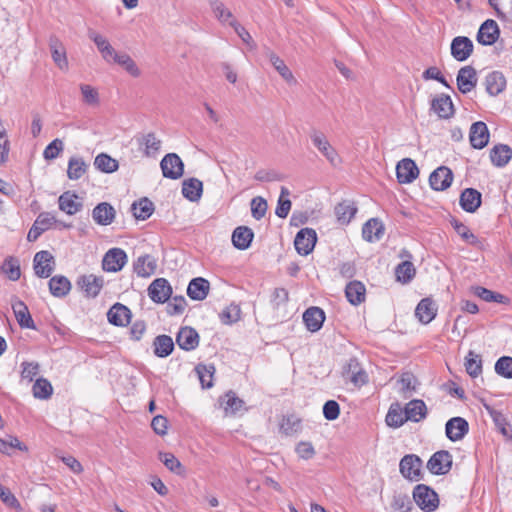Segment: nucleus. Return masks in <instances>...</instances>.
Listing matches in <instances>:
<instances>
[{
	"label": "nucleus",
	"mask_w": 512,
	"mask_h": 512,
	"mask_svg": "<svg viewBox=\"0 0 512 512\" xmlns=\"http://www.w3.org/2000/svg\"><path fill=\"white\" fill-rule=\"evenodd\" d=\"M310 139L313 145L319 150V152L327 159V161L333 165L337 166L340 164V157L337 151L332 147L330 142L328 141L325 134L317 129H312L310 131Z\"/></svg>",
	"instance_id": "obj_1"
},
{
	"label": "nucleus",
	"mask_w": 512,
	"mask_h": 512,
	"mask_svg": "<svg viewBox=\"0 0 512 512\" xmlns=\"http://www.w3.org/2000/svg\"><path fill=\"white\" fill-rule=\"evenodd\" d=\"M413 499L419 508L426 512L434 511L439 505L437 493L425 484H419L415 487Z\"/></svg>",
	"instance_id": "obj_2"
},
{
	"label": "nucleus",
	"mask_w": 512,
	"mask_h": 512,
	"mask_svg": "<svg viewBox=\"0 0 512 512\" xmlns=\"http://www.w3.org/2000/svg\"><path fill=\"white\" fill-rule=\"evenodd\" d=\"M453 464V457L449 451L440 450L435 452L427 462V469L433 475L447 474Z\"/></svg>",
	"instance_id": "obj_3"
},
{
	"label": "nucleus",
	"mask_w": 512,
	"mask_h": 512,
	"mask_svg": "<svg viewBox=\"0 0 512 512\" xmlns=\"http://www.w3.org/2000/svg\"><path fill=\"white\" fill-rule=\"evenodd\" d=\"M33 269L39 278L50 277L55 269L53 255L47 250L37 252L33 258Z\"/></svg>",
	"instance_id": "obj_4"
},
{
	"label": "nucleus",
	"mask_w": 512,
	"mask_h": 512,
	"mask_svg": "<svg viewBox=\"0 0 512 512\" xmlns=\"http://www.w3.org/2000/svg\"><path fill=\"white\" fill-rule=\"evenodd\" d=\"M163 176L169 179H178L184 173V164L176 153L166 154L160 162Z\"/></svg>",
	"instance_id": "obj_5"
},
{
	"label": "nucleus",
	"mask_w": 512,
	"mask_h": 512,
	"mask_svg": "<svg viewBox=\"0 0 512 512\" xmlns=\"http://www.w3.org/2000/svg\"><path fill=\"white\" fill-rule=\"evenodd\" d=\"M317 241V234L311 228L301 229L294 239V246L296 251L303 256L310 254Z\"/></svg>",
	"instance_id": "obj_6"
},
{
	"label": "nucleus",
	"mask_w": 512,
	"mask_h": 512,
	"mask_svg": "<svg viewBox=\"0 0 512 512\" xmlns=\"http://www.w3.org/2000/svg\"><path fill=\"white\" fill-rule=\"evenodd\" d=\"M127 263V254L121 248L109 249L102 260V268L107 272H118Z\"/></svg>",
	"instance_id": "obj_7"
},
{
	"label": "nucleus",
	"mask_w": 512,
	"mask_h": 512,
	"mask_svg": "<svg viewBox=\"0 0 512 512\" xmlns=\"http://www.w3.org/2000/svg\"><path fill=\"white\" fill-rule=\"evenodd\" d=\"M456 82L457 88L462 94L471 92L478 82L476 69L471 65L460 68L457 73Z\"/></svg>",
	"instance_id": "obj_8"
},
{
	"label": "nucleus",
	"mask_w": 512,
	"mask_h": 512,
	"mask_svg": "<svg viewBox=\"0 0 512 512\" xmlns=\"http://www.w3.org/2000/svg\"><path fill=\"white\" fill-rule=\"evenodd\" d=\"M451 55L459 62L466 61L473 53L474 45L470 38L457 36L451 42Z\"/></svg>",
	"instance_id": "obj_9"
},
{
	"label": "nucleus",
	"mask_w": 512,
	"mask_h": 512,
	"mask_svg": "<svg viewBox=\"0 0 512 512\" xmlns=\"http://www.w3.org/2000/svg\"><path fill=\"white\" fill-rule=\"evenodd\" d=\"M500 36V29L496 21L488 19L484 21L477 33V41L485 46L493 45Z\"/></svg>",
	"instance_id": "obj_10"
},
{
	"label": "nucleus",
	"mask_w": 512,
	"mask_h": 512,
	"mask_svg": "<svg viewBox=\"0 0 512 512\" xmlns=\"http://www.w3.org/2000/svg\"><path fill=\"white\" fill-rule=\"evenodd\" d=\"M88 37L96 45L103 60L108 64H112V60L118 52L112 47L108 39L92 29L88 30Z\"/></svg>",
	"instance_id": "obj_11"
},
{
	"label": "nucleus",
	"mask_w": 512,
	"mask_h": 512,
	"mask_svg": "<svg viewBox=\"0 0 512 512\" xmlns=\"http://www.w3.org/2000/svg\"><path fill=\"white\" fill-rule=\"evenodd\" d=\"M172 294V288L165 278L155 279L148 287V295L156 303L166 302Z\"/></svg>",
	"instance_id": "obj_12"
},
{
	"label": "nucleus",
	"mask_w": 512,
	"mask_h": 512,
	"mask_svg": "<svg viewBox=\"0 0 512 512\" xmlns=\"http://www.w3.org/2000/svg\"><path fill=\"white\" fill-rule=\"evenodd\" d=\"M453 181V173L446 166H440L434 170L430 177L429 183L433 190L444 191L449 188Z\"/></svg>",
	"instance_id": "obj_13"
},
{
	"label": "nucleus",
	"mask_w": 512,
	"mask_h": 512,
	"mask_svg": "<svg viewBox=\"0 0 512 512\" xmlns=\"http://www.w3.org/2000/svg\"><path fill=\"white\" fill-rule=\"evenodd\" d=\"M49 49L54 63L60 70H68V59L66 49L62 41L56 36L51 35L48 40Z\"/></svg>",
	"instance_id": "obj_14"
},
{
	"label": "nucleus",
	"mask_w": 512,
	"mask_h": 512,
	"mask_svg": "<svg viewBox=\"0 0 512 512\" xmlns=\"http://www.w3.org/2000/svg\"><path fill=\"white\" fill-rule=\"evenodd\" d=\"M396 175L399 183L407 184L418 177L419 170L412 159L404 158L396 166Z\"/></svg>",
	"instance_id": "obj_15"
},
{
	"label": "nucleus",
	"mask_w": 512,
	"mask_h": 512,
	"mask_svg": "<svg viewBox=\"0 0 512 512\" xmlns=\"http://www.w3.org/2000/svg\"><path fill=\"white\" fill-rule=\"evenodd\" d=\"M399 467L403 477L412 480L413 477L420 476L423 462L417 455L410 454L401 459Z\"/></svg>",
	"instance_id": "obj_16"
},
{
	"label": "nucleus",
	"mask_w": 512,
	"mask_h": 512,
	"mask_svg": "<svg viewBox=\"0 0 512 512\" xmlns=\"http://www.w3.org/2000/svg\"><path fill=\"white\" fill-rule=\"evenodd\" d=\"M55 222V218L51 213L43 212L38 215L36 220L34 221L32 227L30 228L27 240L29 242L36 241L43 232L48 230L51 225Z\"/></svg>",
	"instance_id": "obj_17"
},
{
	"label": "nucleus",
	"mask_w": 512,
	"mask_h": 512,
	"mask_svg": "<svg viewBox=\"0 0 512 512\" xmlns=\"http://www.w3.org/2000/svg\"><path fill=\"white\" fill-rule=\"evenodd\" d=\"M469 138L473 148H484L489 142V130L487 125L482 121L473 123L470 128Z\"/></svg>",
	"instance_id": "obj_18"
},
{
	"label": "nucleus",
	"mask_w": 512,
	"mask_h": 512,
	"mask_svg": "<svg viewBox=\"0 0 512 512\" xmlns=\"http://www.w3.org/2000/svg\"><path fill=\"white\" fill-rule=\"evenodd\" d=\"M446 436L451 441L461 440L469 430L468 422L462 417H453L446 423Z\"/></svg>",
	"instance_id": "obj_19"
},
{
	"label": "nucleus",
	"mask_w": 512,
	"mask_h": 512,
	"mask_svg": "<svg viewBox=\"0 0 512 512\" xmlns=\"http://www.w3.org/2000/svg\"><path fill=\"white\" fill-rule=\"evenodd\" d=\"M431 110H433L439 118L449 119L454 114V105L449 95L440 94L431 102Z\"/></svg>",
	"instance_id": "obj_20"
},
{
	"label": "nucleus",
	"mask_w": 512,
	"mask_h": 512,
	"mask_svg": "<svg viewBox=\"0 0 512 512\" xmlns=\"http://www.w3.org/2000/svg\"><path fill=\"white\" fill-rule=\"evenodd\" d=\"M12 309H13L15 318L21 328H26V329H35L36 328L35 323H34L32 317H31V314L28 310V307L23 301H21L17 298L13 299Z\"/></svg>",
	"instance_id": "obj_21"
},
{
	"label": "nucleus",
	"mask_w": 512,
	"mask_h": 512,
	"mask_svg": "<svg viewBox=\"0 0 512 512\" xmlns=\"http://www.w3.org/2000/svg\"><path fill=\"white\" fill-rule=\"evenodd\" d=\"M78 284L87 297H96L104 285V279L94 274L84 275L80 277Z\"/></svg>",
	"instance_id": "obj_22"
},
{
	"label": "nucleus",
	"mask_w": 512,
	"mask_h": 512,
	"mask_svg": "<svg viewBox=\"0 0 512 512\" xmlns=\"http://www.w3.org/2000/svg\"><path fill=\"white\" fill-rule=\"evenodd\" d=\"M116 211L108 202L99 203L92 211V218L102 226L110 225L115 219Z\"/></svg>",
	"instance_id": "obj_23"
},
{
	"label": "nucleus",
	"mask_w": 512,
	"mask_h": 512,
	"mask_svg": "<svg viewBox=\"0 0 512 512\" xmlns=\"http://www.w3.org/2000/svg\"><path fill=\"white\" fill-rule=\"evenodd\" d=\"M176 343L183 350H194L199 344V335L195 329L183 327L176 336Z\"/></svg>",
	"instance_id": "obj_24"
},
{
	"label": "nucleus",
	"mask_w": 512,
	"mask_h": 512,
	"mask_svg": "<svg viewBox=\"0 0 512 512\" xmlns=\"http://www.w3.org/2000/svg\"><path fill=\"white\" fill-rule=\"evenodd\" d=\"M437 314V305L431 298L422 299L416 309L415 316L423 324L430 323Z\"/></svg>",
	"instance_id": "obj_25"
},
{
	"label": "nucleus",
	"mask_w": 512,
	"mask_h": 512,
	"mask_svg": "<svg viewBox=\"0 0 512 512\" xmlns=\"http://www.w3.org/2000/svg\"><path fill=\"white\" fill-rule=\"evenodd\" d=\"M324 320V311L316 306L308 308L303 314V321L306 325V328L311 332H317L320 330Z\"/></svg>",
	"instance_id": "obj_26"
},
{
	"label": "nucleus",
	"mask_w": 512,
	"mask_h": 512,
	"mask_svg": "<svg viewBox=\"0 0 512 512\" xmlns=\"http://www.w3.org/2000/svg\"><path fill=\"white\" fill-rule=\"evenodd\" d=\"M484 85L486 92L490 96H497L504 91L506 87V78L503 73L499 71H492L486 75Z\"/></svg>",
	"instance_id": "obj_27"
},
{
	"label": "nucleus",
	"mask_w": 512,
	"mask_h": 512,
	"mask_svg": "<svg viewBox=\"0 0 512 512\" xmlns=\"http://www.w3.org/2000/svg\"><path fill=\"white\" fill-rule=\"evenodd\" d=\"M59 209L68 215H74L79 212L83 204L78 201V196L71 191H66L59 196Z\"/></svg>",
	"instance_id": "obj_28"
},
{
	"label": "nucleus",
	"mask_w": 512,
	"mask_h": 512,
	"mask_svg": "<svg viewBox=\"0 0 512 512\" xmlns=\"http://www.w3.org/2000/svg\"><path fill=\"white\" fill-rule=\"evenodd\" d=\"M140 147H143V154L146 157H155L161 148V140L153 132L141 135L137 138Z\"/></svg>",
	"instance_id": "obj_29"
},
{
	"label": "nucleus",
	"mask_w": 512,
	"mask_h": 512,
	"mask_svg": "<svg viewBox=\"0 0 512 512\" xmlns=\"http://www.w3.org/2000/svg\"><path fill=\"white\" fill-rule=\"evenodd\" d=\"M481 205V193L473 188L465 189L460 195V206L469 213L475 212Z\"/></svg>",
	"instance_id": "obj_30"
},
{
	"label": "nucleus",
	"mask_w": 512,
	"mask_h": 512,
	"mask_svg": "<svg viewBox=\"0 0 512 512\" xmlns=\"http://www.w3.org/2000/svg\"><path fill=\"white\" fill-rule=\"evenodd\" d=\"M512 158V148L506 144L495 145L490 151V160L496 167H505Z\"/></svg>",
	"instance_id": "obj_31"
},
{
	"label": "nucleus",
	"mask_w": 512,
	"mask_h": 512,
	"mask_svg": "<svg viewBox=\"0 0 512 512\" xmlns=\"http://www.w3.org/2000/svg\"><path fill=\"white\" fill-rule=\"evenodd\" d=\"M108 320L115 326H125L131 318L130 310L120 303L114 304L107 313Z\"/></svg>",
	"instance_id": "obj_32"
},
{
	"label": "nucleus",
	"mask_w": 512,
	"mask_h": 512,
	"mask_svg": "<svg viewBox=\"0 0 512 512\" xmlns=\"http://www.w3.org/2000/svg\"><path fill=\"white\" fill-rule=\"evenodd\" d=\"M156 268V260L148 254L139 256L133 264L134 272L139 277H150L155 273Z\"/></svg>",
	"instance_id": "obj_33"
},
{
	"label": "nucleus",
	"mask_w": 512,
	"mask_h": 512,
	"mask_svg": "<svg viewBox=\"0 0 512 512\" xmlns=\"http://www.w3.org/2000/svg\"><path fill=\"white\" fill-rule=\"evenodd\" d=\"M209 288L210 284L206 279L201 277L194 278L187 287V295L192 300H203L207 297Z\"/></svg>",
	"instance_id": "obj_34"
},
{
	"label": "nucleus",
	"mask_w": 512,
	"mask_h": 512,
	"mask_svg": "<svg viewBox=\"0 0 512 512\" xmlns=\"http://www.w3.org/2000/svg\"><path fill=\"white\" fill-rule=\"evenodd\" d=\"M384 234V226L377 218L369 219L362 228L363 238L368 242H374L381 239Z\"/></svg>",
	"instance_id": "obj_35"
},
{
	"label": "nucleus",
	"mask_w": 512,
	"mask_h": 512,
	"mask_svg": "<svg viewBox=\"0 0 512 512\" xmlns=\"http://www.w3.org/2000/svg\"><path fill=\"white\" fill-rule=\"evenodd\" d=\"M254 238V233L251 228L247 226L237 227L232 234V243L239 250L249 248Z\"/></svg>",
	"instance_id": "obj_36"
},
{
	"label": "nucleus",
	"mask_w": 512,
	"mask_h": 512,
	"mask_svg": "<svg viewBox=\"0 0 512 512\" xmlns=\"http://www.w3.org/2000/svg\"><path fill=\"white\" fill-rule=\"evenodd\" d=\"M266 56L268 57L270 63L273 65L275 70L281 75V77L288 83V84H296L297 81L291 72V70L287 67L285 62L277 56L273 51L267 50Z\"/></svg>",
	"instance_id": "obj_37"
},
{
	"label": "nucleus",
	"mask_w": 512,
	"mask_h": 512,
	"mask_svg": "<svg viewBox=\"0 0 512 512\" xmlns=\"http://www.w3.org/2000/svg\"><path fill=\"white\" fill-rule=\"evenodd\" d=\"M202 191L203 183L197 178H189L182 183L183 196L192 202H196L201 198Z\"/></svg>",
	"instance_id": "obj_38"
},
{
	"label": "nucleus",
	"mask_w": 512,
	"mask_h": 512,
	"mask_svg": "<svg viewBox=\"0 0 512 512\" xmlns=\"http://www.w3.org/2000/svg\"><path fill=\"white\" fill-rule=\"evenodd\" d=\"M404 413L407 420L419 422L426 417L427 407L424 401L415 399L406 404Z\"/></svg>",
	"instance_id": "obj_39"
},
{
	"label": "nucleus",
	"mask_w": 512,
	"mask_h": 512,
	"mask_svg": "<svg viewBox=\"0 0 512 512\" xmlns=\"http://www.w3.org/2000/svg\"><path fill=\"white\" fill-rule=\"evenodd\" d=\"M220 404L226 415H235L244 409V401L237 397L233 391H228L221 397Z\"/></svg>",
	"instance_id": "obj_40"
},
{
	"label": "nucleus",
	"mask_w": 512,
	"mask_h": 512,
	"mask_svg": "<svg viewBox=\"0 0 512 512\" xmlns=\"http://www.w3.org/2000/svg\"><path fill=\"white\" fill-rule=\"evenodd\" d=\"M88 167V163L82 157L73 156L68 161L67 177L70 180H78L86 174Z\"/></svg>",
	"instance_id": "obj_41"
},
{
	"label": "nucleus",
	"mask_w": 512,
	"mask_h": 512,
	"mask_svg": "<svg viewBox=\"0 0 512 512\" xmlns=\"http://www.w3.org/2000/svg\"><path fill=\"white\" fill-rule=\"evenodd\" d=\"M366 289L364 284L359 281H352L347 284L345 295L352 305H359L365 300Z\"/></svg>",
	"instance_id": "obj_42"
},
{
	"label": "nucleus",
	"mask_w": 512,
	"mask_h": 512,
	"mask_svg": "<svg viewBox=\"0 0 512 512\" xmlns=\"http://www.w3.org/2000/svg\"><path fill=\"white\" fill-rule=\"evenodd\" d=\"M357 207L353 201L344 200L335 206V214L342 224H348L355 216Z\"/></svg>",
	"instance_id": "obj_43"
},
{
	"label": "nucleus",
	"mask_w": 512,
	"mask_h": 512,
	"mask_svg": "<svg viewBox=\"0 0 512 512\" xmlns=\"http://www.w3.org/2000/svg\"><path fill=\"white\" fill-rule=\"evenodd\" d=\"M70 289L71 283L65 276L56 275L49 280V290L55 297L66 296Z\"/></svg>",
	"instance_id": "obj_44"
},
{
	"label": "nucleus",
	"mask_w": 512,
	"mask_h": 512,
	"mask_svg": "<svg viewBox=\"0 0 512 512\" xmlns=\"http://www.w3.org/2000/svg\"><path fill=\"white\" fill-rule=\"evenodd\" d=\"M346 375L350 379V381L356 385L360 386L367 382V374L362 368L359 366V363L355 359H351L347 365Z\"/></svg>",
	"instance_id": "obj_45"
},
{
	"label": "nucleus",
	"mask_w": 512,
	"mask_h": 512,
	"mask_svg": "<svg viewBox=\"0 0 512 512\" xmlns=\"http://www.w3.org/2000/svg\"><path fill=\"white\" fill-rule=\"evenodd\" d=\"M154 353L158 357H167L169 356L173 349H174V343L170 336L167 335H159L154 339Z\"/></svg>",
	"instance_id": "obj_46"
},
{
	"label": "nucleus",
	"mask_w": 512,
	"mask_h": 512,
	"mask_svg": "<svg viewBox=\"0 0 512 512\" xmlns=\"http://www.w3.org/2000/svg\"><path fill=\"white\" fill-rule=\"evenodd\" d=\"M112 63L118 64L133 77H139L141 74L136 62L127 53H117Z\"/></svg>",
	"instance_id": "obj_47"
},
{
	"label": "nucleus",
	"mask_w": 512,
	"mask_h": 512,
	"mask_svg": "<svg viewBox=\"0 0 512 512\" xmlns=\"http://www.w3.org/2000/svg\"><path fill=\"white\" fill-rule=\"evenodd\" d=\"M94 166L104 173H113L118 170V161L106 153H100L94 159Z\"/></svg>",
	"instance_id": "obj_48"
},
{
	"label": "nucleus",
	"mask_w": 512,
	"mask_h": 512,
	"mask_svg": "<svg viewBox=\"0 0 512 512\" xmlns=\"http://www.w3.org/2000/svg\"><path fill=\"white\" fill-rule=\"evenodd\" d=\"M131 210L136 219L146 220L154 211V205L148 198H142L134 202Z\"/></svg>",
	"instance_id": "obj_49"
},
{
	"label": "nucleus",
	"mask_w": 512,
	"mask_h": 512,
	"mask_svg": "<svg viewBox=\"0 0 512 512\" xmlns=\"http://www.w3.org/2000/svg\"><path fill=\"white\" fill-rule=\"evenodd\" d=\"M416 270L411 261H403L395 268V275L399 282L409 283L415 276Z\"/></svg>",
	"instance_id": "obj_50"
},
{
	"label": "nucleus",
	"mask_w": 512,
	"mask_h": 512,
	"mask_svg": "<svg viewBox=\"0 0 512 512\" xmlns=\"http://www.w3.org/2000/svg\"><path fill=\"white\" fill-rule=\"evenodd\" d=\"M32 393L35 398L46 400L51 397L53 393V387L47 379L38 378L32 387Z\"/></svg>",
	"instance_id": "obj_51"
},
{
	"label": "nucleus",
	"mask_w": 512,
	"mask_h": 512,
	"mask_svg": "<svg viewBox=\"0 0 512 512\" xmlns=\"http://www.w3.org/2000/svg\"><path fill=\"white\" fill-rule=\"evenodd\" d=\"M474 294L486 302H496L501 304L508 303V298L503 294L491 291L481 286L474 288Z\"/></svg>",
	"instance_id": "obj_52"
},
{
	"label": "nucleus",
	"mask_w": 512,
	"mask_h": 512,
	"mask_svg": "<svg viewBox=\"0 0 512 512\" xmlns=\"http://www.w3.org/2000/svg\"><path fill=\"white\" fill-rule=\"evenodd\" d=\"M465 368L467 373L476 378L482 372V360L480 356L473 351H469L465 358Z\"/></svg>",
	"instance_id": "obj_53"
},
{
	"label": "nucleus",
	"mask_w": 512,
	"mask_h": 512,
	"mask_svg": "<svg viewBox=\"0 0 512 512\" xmlns=\"http://www.w3.org/2000/svg\"><path fill=\"white\" fill-rule=\"evenodd\" d=\"M201 385L203 388H211L213 386V375L215 373V367L213 365L199 364L195 368Z\"/></svg>",
	"instance_id": "obj_54"
},
{
	"label": "nucleus",
	"mask_w": 512,
	"mask_h": 512,
	"mask_svg": "<svg viewBox=\"0 0 512 512\" xmlns=\"http://www.w3.org/2000/svg\"><path fill=\"white\" fill-rule=\"evenodd\" d=\"M211 8L215 17L222 23L228 24L232 19H235L229 9L220 0H211Z\"/></svg>",
	"instance_id": "obj_55"
},
{
	"label": "nucleus",
	"mask_w": 512,
	"mask_h": 512,
	"mask_svg": "<svg viewBox=\"0 0 512 512\" xmlns=\"http://www.w3.org/2000/svg\"><path fill=\"white\" fill-rule=\"evenodd\" d=\"M1 270L7 275L11 281H17L21 276L20 264L18 259L8 257L5 259Z\"/></svg>",
	"instance_id": "obj_56"
},
{
	"label": "nucleus",
	"mask_w": 512,
	"mask_h": 512,
	"mask_svg": "<svg viewBox=\"0 0 512 512\" xmlns=\"http://www.w3.org/2000/svg\"><path fill=\"white\" fill-rule=\"evenodd\" d=\"M220 319L223 324L231 325L233 323H236L241 318V309L240 306L237 304H230L227 306L221 313H220Z\"/></svg>",
	"instance_id": "obj_57"
},
{
	"label": "nucleus",
	"mask_w": 512,
	"mask_h": 512,
	"mask_svg": "<svg viewBox=\"0 0 512 512\" xmlns=\"http://www.w3.org/2000/svg\"><path fill=\"white\" fill-rule=\"evenodd\" d=\"M301 428V421L294 415L283 417L280 423V430L287 436L296 434Z\"/></svg>",
	"instance_id": "obj_58"
},
{
	"label": "nucleus",
	"mask_w": 512,
	"mask_h": 512,
	"mask_svg": "<svg viewBox=\"0 0 512 512\" xmlns=\"http://www.w3.org/2000/svg\"><path fill=\"white\" fill-rule=\"evenodd\" d=\"M80 90L85 104L93 107L99 105V93L94 87L88 84H81Z\"/></svg>",
	"instance_id": "obj_59"
},
{
	"label": "nucleus",
	"mask_w": 512,
	"mask_h": 512,
	"mask_svg": "<svg viewBox=\"0 0 512 512\" xmlns=\"http://www.w3.org/2000/svg\"><path fill=\"white\" fill-rule=\"evenodd\" d=\"M412 502L407 495H394L390 503V508L393 512H410Z\"/></svg>",
	"instance_id": "obj_60"
},
{
	"label": "nucleus",
	"mask_w": 512,
	"mask_h": 512,
	"mask_svg": "<svg viewBox=\"0 0 512 512\" xmlns=\"http://www.w3.org/2000/svg\"><path fill=\"white\" fill-rule=\"evenodd\" d=\"M21 378L23 380H27L28 382H32L34 378L38 375L40 371V365L38 362H28L24 361L21 363Z\"/></svg>",
	"instance_id": "obj_61"
},
{
	"label": "nucleus",
	"mask_w": 512,
	"mask_h": 512,
	"mask_svg": "<svg viewBox=\"0 0 512 512\" xmlns=\"http://www.w3.org/2000/svg\"><path fill=\"white\" fill-rule=\"evenodd\" d=\"M0 499L7 507L15 509L16 511L22 510L21 504L14 494L2 484H0Z\"/></svg>",
	"instance_id": "obj_62"
},
{
	"label": "nucleus",
	"mask_w": 512,
	"mask_h": 512,
	"mask_svg": "<svg viewBox=\"0 0 512 512\" xmlns=\"http://www.w3.org/2000/svg\"><path fill=\"white\" fill-rule=\"evenodd\" d=\"M251 213H252V216L256 219V220H260L261 218H263L266 214V211H267V201L260 197V196H257V197H254L252 200H251Z\"/></svg>",
	"instance_id": "obj_63"
},
{
	"label": "nucleus",
	"mask_w": 512,
	"mask_h": 512,
	"mask_svg": "<svg viewBox=\"0 0 512 512\" xmlns=\"http://www.w3.org/2000/svg\"><path fill=\"white\" fill-rule=\"evenodd\" d=\"M495 371L505 378H512V358L509 356L499 358L495 364Z\"/></svg>",
	"instance_id": "obj_64"
}]
</instances>
